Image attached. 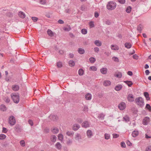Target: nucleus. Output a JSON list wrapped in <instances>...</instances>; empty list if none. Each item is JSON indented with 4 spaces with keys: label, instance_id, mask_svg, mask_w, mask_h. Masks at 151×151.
I'll return each mask as SVG.
<instances>
[{
    "label": "nucleus",
    "instance_id": "nucleus-56",
    "mask_svg": "<svg viewBox=\"0 0 151 151\" xmlns=\"http://www.w3.org/2000/svg\"><path fill=\"white\" fill-rule=\"evenodd\" d=\"M40 3L43 5L45 4L46 3L45 0H40Z\"/></svg>",
    "mask_w": 151,
    "mask_h": 151
},
{
    "label": "nucleus",
    "instance_id": "nucleus-52",
    "mask_svg": "<svg viewBox=\"0 0 151 151\" xmlns=\"http://www.w3.org/2000/svg\"><path fill=\"white\" fill-rule=\"evenodd\" d=\"M121 147L123 148H124L126 147V145L124 142H122L120 144Z\"/></svg>",
    "mask_w": 151,
    "mask_h": 151
},
{
    "label": "nucleus",
    "instance_id": "nucleus-28",
    "mask_svg": "<svg viewBox=\"0 0 151 151\" xmlns=\"http://www.w3.org/2000/svg\"><path fill=\"white\" fill-rule=\"evenodd\" d=\"M105 115L103 113H101L99 114L98 118L101 120H103L104 119Z\"/></svg>",
    "mask_w": 151,
    "mask_h": 151
},
{
    "label": "nucleus",
    "instance_id": "nucleus-5",
    "mask_svg": "<svg viewBox=\"0 0 151 151\" xmlns=\"http://www.w3.org/2000/svg\"><path fill=\"white\" fill-rule=\"evenodd\" d=\"M15 131L17 133H20L21 132L22 129L20 125L19 124H16L14 127Z\"/></svg>",
    "mask_w": 151,
    "mask_h": 151
},
{
    "label": "nucleus",
    "instance_id": "nucleus-6",
    "mask_svg": "<svg viewBox=\"0 0 151 151\" xmlns=\"http://www.w3.org/2000/svg\"><path fill=\"white\" fill-rule=\"evenodd\" d=\"M118 107L120 110H123L125 108L126 105L124 102H122L119 104Z\"/></svg>",
    "mask_w": 151,
    "mask_h": 151
},
{
    "label": "nucleus",
    "instance_id": "nucleus-46",
    "mask_svg": "<svg viewBox=\"0 0 151 151\" xmlns=\"http://www.w3.org/2000/svg\"><path fill=\"white\" fill-rule=\"evenodd\" d=\"M72 140L70 139H68V140L66 141V144L69 145H70L72 144Z\"/></svg>",
    "mask_w": 151,
    "mask_h": 151
},
{
    "label": "nucleus",
    "instance_id": "nucleus-48",
    "mask_svg": "<svg viewBox=\"0 0 151 151\" xmlns=\"http://www.w3.org/2000/svg\"><path fill=\"white\" fill-rule=\"evenodd\" d=\"M112 60L115 62H119V60L118 58L116 57H113L112 58Z\"/></svg>",
    "mask_w": 151,
    "mask_h": 151
},
{
    "label": "nucleus",
    "instance_id": "nucleus-49",
    "mask_svg": "<svg viewBox=\"0 0 151 151\" xmlns=\"http://www.w3.org/2000/svg\"><path fill=\"white\" fill-rule=\"evenodd\" d=\"M76 121L78 123H81L83 122V120L80 118H78L76 119Z\"/></svg>",
    "mask_w": 151,
    "mask_h": 151
},
{
    "label": "nucleus",
    "instance_id": "nucleus-26",
    "mask_svg": "<svg viewBox=\"0 0 151 151\" xmlns=\"http://www.w3.org/2000/svg\"><path fill=\"white\" fill-rule=\"evenodd\" d=\"M122 88V86L121 85H119L116 86L115 87L114 89L117 91H120Z\"/></svg>",
    "mask_w": 151,
    "mask_h": 151
},
{
    "label": "nucleus",
    "instance_id": "nucleus-1",
    "mask_svg": "<svg viewBox=\"0 0 151 151\" xmlns=\"http://www.w3.org/2000/svg\"><path fill=\"white\" fill-rule=\"evenodd\" d=\"M134 101L135 103L141 107H142L144 105L143 99L141 97L136 98Z\"/></svg>",
    "mask_w": 151,
    "mask_h": 151
},
{
    "label": "nucleus",
    "instance_id": "nucleus-44",
    "mask_svg": "<svg viewBox=\"0 0 151 151\" xmlns=\"http://www.w3.org/2000/svg\"><path fill=\"white\" fill-rule=\"evenodd\" d=\"M146 108L149 111H151V107L149 104H146Z\"/></svg>",
    "mask_w": 151,
    "mask_h": 151
},
{
    "label": "nucleus",
    "instance_id": "nucleus-4",
    "mask_svg": "<svg viewBox=\"0 0 151 151\" xmlns=\"http://www.w3.org/2000/svg\"><path fill=\"white\" fill-rule=\"evenodd\" d=\"M11 96L14 102L17 104L19 102V98L18 94H15L12 95Z\"/></svg>",
    "mask_w": 151,
    "mask_h": 151
},
{
    "label": "nucleus",
    "instance_id": "nucleus-43",
    "mask_svg": "<svg viewBox=\"0 0 151 151\" xmlns=\"http://www.w3.org/2000/svg\"><path fill=\"white\" fill-rule=\"evenodd\" d=\"M6 136L5 135L1 134H0V139H3L6 138Z\"/></svg>",
    "mask_w": 151,
    "mask_h": 151
},
{
    "label": "nucleus",
    "instance_id": "nucleus-54",
    "mask_svg": "<svg viewBox=\"0 0 151 151\" xmlns=\"http://www.w3.org/2000/svg\"><path fill=\"white\" fill-rule=\"evenodd\" d=\"M118 2L121 4H123L125 3V0H117Z\"/></svg>",
    "mask_w": 151,
    "mask_h": 151
},
{
    "label": "nucleus",
    "instance_id": "nucleus-29",
    "mask_svg": "<svg viewBox=\"0 0 151 151\" xmlns=\"http://www.w3.org/2000/svg\"><path fill=\"white\" fill-rule=\"evenodd\" d=\"M84 73V71L82 69H80L78 71V74L80 76H81L83 75Z\"/></svg>",
    "mask_w": 151,
    "mask_h": 151
},
{
    "label": "nucleus",
    "instance_id": "nucleus-17",
    "mask_svg": "<svg viewBox=\"0 0 151 151\" xmlns=\"http://www.w3.org/2000/svg\"><path fill=\"white\" fill-rule=\"evenodd\" d=\"M111 82L109 80L104 81L103 83V85L105 86H107L110 85L111 84Z\"/></svg>",
    "mask_w": 151,
    "mask_h": 151
},
{
    "label": "nucleus",
    "instance_id": "nucleus-22",
    "mask_svg": "<svg viewBox=\"0 0 151 151\" xmlns=\"http://www.w3.org/2000/svg\"><path fill=\"white\" fill-rule=\"evenodd\" d=\"M139 134V132L137 131L134 130L132 133V135L133 137H136Z\"/></svg>",
    "mask_w": 151,
    "mask_h": 151
},
{
    "label": "nucleus",
    "instance_id": "nucleus-38",
    "mask_svg": "<svg viewBox=\"0 0 151 151\" xmlns=\"http://www.w3.org/2000/svg\"><path fill=\"white\" fill-rule=\"evenodd\" d=\"M58 139L61 141H62L63 139V135L62 134H59L58 136Z\"/></svg>",
    "mask_w": 151,
    "mask_h": 151
},
{
    "label": "nucleus",
    "instance_id": "nucleus-2",
    "mask_svg": "<svg viewBox=\"0 0 151 151\" xmlns=\"http://www.w3.org/2000/svg\"><path fill=\"white\" fill-rule=\"evenodd\" d=\"M116 3L113 1L109 2L106 6L107 9L109 10H111L114 9L116 8Z\"/></svg>",
    "mask_w": 151,
    "mask_h": 151
},
{
    "label": "nucleus",
    "instance_id": "nucleus-14",
    "mask_svg": "<svg viewBox=\"0 0 151 151\" xmlns=\"http://www.w3.org/2000/svg\"><path fill=\"white\" fill-rule=\"evenodd\" d=\"M12 89L14 91H17L19 89V86L17 85H14L12 86Z\"/></svg>",
    "mask_w": 151,
    "mask_h": 151
},
{
    "label": "nucleus",
    "instance_id": "nucleus-62",
    "mask_svg": "<svg viewBox=\"0 0 151 151\" xmlns=\"http://www.w3.org/2000/svg\"><path fill=\"white\" fill-rule=\"evenodd\" d=\"M58 22L60 24H63L64 23V21L61 19H59L58 21Z\"/></svg>",
    "mask_w": 151,
    "mask_h": 151
},
{
    "label": "nucleus",
    "instance_id": "nucleus-12",
    "mask_svg": "<svg viewBox=\"0 0 151 151\" xmlns=\"http://www.w3.org/2000/svg\"><path fill=\"white\" fill-rule=\"evenodd\" d=\"M49 118L50 120L53 121L56 120L58 119V117L55 115H50L49 116Z\"/></svg>",
    "mask_w": 151,
    "mask_h": 151
},
{
    "label": "nucleus",
    "instance_id": "nucleus-27",
    "mask_svg": "<svg viewBox=\"0 0 151 151\" xmlns=\"http://www.w3.org/2000/svg\"><path fill=\"white\" fill-rule=\"evenodd\" d=\"M78 53L81 54H83L85 53L84 50L82 48H79L78 50Z\"/></svg>",
    "mask_w": 151,
    "mask_h": 151
},
{
    "label": "nucleus",
    "instance_id": "nucleus-30",
    "mask_svg": "<svg viewBox=\"0 0 151 151\" xmlns=\"http://www.w3.org/2000/svg\"><path fill=\"white\" fill-rule=\"evenodd\" d=\"M47 34L51 37L53 36L54 34L53 32L50 30L48 29L47 31Z\"/></svg>",
    "mask_w": 151,
    "mask_h": 151
},
{
    "label": "nucleus",
    "instance_id": "nucleus-57",
    "mask_svg": "<svg viewBox=\"0 0 151 151\" xmlns=\"http://www.w3.org/2000/svg\"><path fill=\"white\" fill-rule=\"evenodd\" d=\"M94 51L96 52H98L99 51V49L98 47H96L94 48Z\"/></svg>",
    "mask_w": 151,
    "mask_h": 151
},
{
    "label": "nucleus",
    "instance_id": "nucleus-10",
    "mask_svg": "<svg viewBox=\"0 0 151 151\" xmlns=\"http://www.w3.org/2000/svg\"><path fill=\"white\" fill-rule=\"evenodd\" d=\"M127 98L128 101L130 102H132L134 101V96L132 94H129Z\"/></svg>",
    "mask_w": 151,
    "mask_h": 151
},
{
    "label": "nucleus",
    "instance_id": "nucleus-16",
    "mask_svg": "<svg viewBox=\"0 0 151 151\" xmlns=\"http://www.w3.org/2000/svg\"><path fill=\"white\" fill-rule=\"evenodd\" d=\"M85 97L86 100H89L91 99L92 96L91 93H88L85 95Z\"/></svg>",
    "mask_w": 151,
    "mask_h": 151
},
{
    "label": "nucleus",
    "instance_id": "nucleus-42",
    "mask_svg": "<svg viewBox=\"0 0 151 151\" xmlns=\"http://www.w3.org/2000/svg\"><path fill=\"white\" fill-rule=\"evenodd\" d=\"M81 32L83 34L85 35L87 33V30L85 29H83L81 30Z\"/></svg>",
    "mask_w": 151,
    "mask_h": 151
},
{
    "label": "nucleus",
    "instance_id": "nucleus-58",
    "mask_svg": "<svg viewBox=\"0 0 151 151\" xmlns=\"http://www.w3.org/2000/svg\"><path fill=\"white\" fill-rule=\"evenodd\" d=\"M6 15L9 17H11L12 16V13L11 12H8L6 13Z\"/></svg>",
    "mask_w": 151,
    "mask_h": 151
},
{
    "label": "nucleus",
    "instance_id": "nucleus-55",
    "mask_svg": "<svg viewBox=\"0 0 151 151\" xmlns=\"http://www.w3.org/2000/svg\"><path fill=\"white\" fill-rule=\"evenodd\" d=\"M32 19L34 22H37L38 19L37 17H32Z\"/></svg>",
    "mask_w": 151,
    "mask_h": 151
},
{
    "label": "nucleus",
    "instance_id": "nucleus-15",
    "mask_svg": "<svg viewBox=\"0 0 151 151\" xmlns=\"http://www.w3.org/2000/svg\"><path fill=\"white\" fill-rule=\"evenodd\" d=\"M74 139L77 141H79L81 139V135L78 133L76 134L74 137Z\"/></svg>",
    "mask_w": 151,
    "mask_h": 151
},
{
    "label": "nucleus",
    "instance_id": "nucleus-34",
    "mask_svg": "<svg viewBox=\"0 0 151 151\" xmlns=\"http://www.w3.org/2000/svg\"><path fill=\"white\" fill-rule=\"evenodd\" d=\"M132 10V8L130 6H128L126 9V11L127 13H129Z\"/></svg>",
    "mask_w": 151,
    "mask_h": 151
},
{
    "label": "nucleus",
    "instance_id": "nucleus-33",
    "mask_svg": "<svg viewBox=\"0 0 151 151\" xmlns=\"http://www.w3.org/2000/svg\"><path fill=\"white\" fill-rule=\"evenodd\" d=\"M0 109L3 111H5L6 110V108L4 105L2 104L0 106Z\"/></svg>",
    "mask_w": 151,
    "mask_h": 151
},
{
    "label": "nucleus",
    "instance_id": "nucleus-20",
    "mask_svg": "<svg viewBox=\"0 0 151 151\" xmlns=\"http://www.w3.org/2000/svg\"><path fill=\"white\" fill-rule=\"evenodd\" d=\"M95 44L97 46H101L102 45V43L99 40H96L95 41Z\"/></svg>",
    "mask_w": 151,
    "mask_h": 151
},
{
    "label": "nucleus",
    "instance_id": "nucleus-18",
    "mask_svg": "<svg viewBox=\"0 0 151 151\" xmlns=\"http://www.w3.org/2000/svg\"><path fill=\"white\" fill-rule=\"evenodd\" d=\"M144 95L147 101L150 100V98L149 97V95L147 92H144Z\"/></svg>",
    "mask_w": 151,
    "mask_h": 151
},
{
    "label": "nucleus",
    "instance_id": "nucleus-23",
    "mask_svg": "<svg viewBox=\"0 0 151 151\" xmlns=\"http://www.w3.org/2000/svg\"><path fill=\"white\" fill-rule=\"evenodd\" d=\"M101 73L104 74H105L107 73V69L106 68H103L100 69Z\"/></svg>",
    "mask_w": 151,
    "mask_h": 151
},
{
    "label": "nucleus",
    "instance_id": "nucleus-11",
    "mask_svg": "<svg viewBox=\"0 0 151 151\" xmlns=\"http://www.w3.org/2000/svg\"><path fill=\"white\" fill-rule=\"evenodd\" d=\"M82 127L85 128L89 127V124L88 121H85L83 122L82 124Z\"/></svg>",
    "mask_w": 151,
    "mask_h": 151
},
{
    "label": "nucleus",
    "instance_id": "nucleus-37",
    "mask_svg": "<svg viewBox=\"0 0 151 151\" xmlns=\"http://www.w3.org/2000/svg\"><path fill=\"white\" fill-rule=\"evenodd\" d=\"M110 135L109 134L105 133L104 134V138L106 139H108L110 138Z\"/></svg>",
    "mask_w": 151,
    "mask_h": 151
},
{
    "label": "nucleus",
    "instance_id": "nucleus-63",
    "mask_svg": "<svg viewBox=\"0 0 151 151\" xmlns=\"http://www.w3.org/2000/svg\"><path fill=\"white\" fill-rule=\"evenodd\" d=\"M28 123L31 126H32L33 125V122L32 120H29L28 121Z\"/></svg>",
    "mask_w": 151,
    "mask_h": 151
},
{
    "label": "nucleus",
    "instance_id": "nucleus-32",
    "mask_svg": "<svg viewBox=\"0 0 151 151\" xmlns=\"http://www.w3.org/2000/svg\"><path fill=\"white\" fill-rule=\"evenodd\" d=\"M68 63L70 67H73L75 65V63L74 61L73 60H70L69 61Z\"/></svg>",
    "mask_w": 151,
    "mask_h": 151
},
{
    "label": "nucleus",
    "instance_id": "nucleus-21",
    "mask_svg": "<svg viewBox=\"0 0 151 151\" xmlns=\"http://www.w3.org/2000/svg\"><path fill=\"white\" fill-rule=\"evenodd\" d=\"M56 148L58 150H60L62 148V145L59 142H57L55 145Z\"/></svg>",
    "mask_w": 151,
    "mask_h": 151
},
{
    "label": "nucleus",
    "instance_id": "nucleus-50",
    "mask_svg": "<svg viewBox=\"0 0 151 151\" xmlns=\"http://www.w3.org/2000/svg\"><path fill=\"white\" fill-rule=\"evenodd\" d=\"M73 134L74 133L68 131L66 132V134L69 136H73Z\"/></svg>",
    "mask_w": 151,
    "mask_h": 151
},
{
    "label": "nucleus",
    "instance_id": "nucleus-9",
    "mask_svg": "<svg viewBox=\"0 0 151 151\" xmlns=\"http://www.w3.org/2000/svg\"><path fill=\"white\" fill-rule=\"evenodd\" d=\"M86 134L88 138H91L93 135L92 131L89 129L87 131Z\"/></svg>",
    "mask_w": 151,
    "mask_h": 151
},
{
    "label": "nucleus",
    "instance_id": "nucleus-41",
    "mask_svg": "<svg viewBox=\"0 0 151 151\" xmlns=\"http://www.w3.org/2000/svg\"><path fill=\"white\" fill-rule=\"evenodd\" d=\"M57 66L58 68H61L63 66L62 63L60 62H58L57 63Z\"/></svg>",
    "mask_w": 151,
    "mask_h": 151
},
{
    "label": "nucleus",
    "instance_id": "nucleus-19",
    "mask_svg": "<svg viewBox=\"0 0 151 151\" xmlns=\"http://www.w3.org/2000/svg\"><path fill=\"white\" fill-rule=\"evenodd\" d=\"M57 139L56 136L55 135H52L50 138L51 141L53 142H55Z\"/></svg>",
    "mask_w": 151,
    "mask_h": 151
},
{
    "label": "nucleus",
    "instance_id": "nucleus-36",
    "mask_svg": "<svg viewBox=\"0 0 151 151\" xmlns=\"http://www.w3.org/2000/svg\"><path fill=\"white\" fill-rule=\"evenodd\" d=\"M89 60L90 61V62L91 63H94V62L96 61V59L94 58L93 57L90 58H89Z\"/></svg>",
    "mask_w": 151,
    "mask_h": 151
},
{
    "label": "nucleus",
    "instance_id": "nucleus-53",
    "mask_svg": "<svg viewBox=\"0 0 151 151\" xmlns=\"http://www.w3.org/2000/svg\"><path fill=\"white\" fill-rule=\"evenodd\" d=\"M112 135H113V137L114 138H117L119 136V134H113Z\"/></svg>",
    "mask_w": 151,
    "mask_h": 151
},
{
    "label": "nucleus",
    "instance_id": "nucleus-13",
    "mask_svg": "<svg viewBox=\"0 0 151 151\" xmlns=\"http://www.w3.org/2000/svg\"><path fill=\"white\" fill-rule=\"evenodd\" d=\"M18 15L22 19H24L26 17L25 13L22 11H19L18 13Z\"/></svg>",
    "mask_w": 151,
    "mask_h": 151
},
{
    "label": "nucleus",
    "instance_id": "nucleus-8",
    "mask_svg": "<svg viewBox=\"0 0 151 151\" xmlns=\"http://www.w3.org/2000/svg\"><path fill=\"white\" fill-rule=\"evenodd\" d=\"M80 127V125L79 124L75 123L73 125L72 128L73 130L76 131L78 130Z\"/></svg>",
    "mask_w": 151,
    "mask_h": 151
},
{
    "label": "nucleus",
    "instance_id": "nucleus-35",
    "mask_svg": "<svg viewBox=\"0 0 151 151\" xmlns=\"http://www.w3.org/2000/svg\"><path fill=\"white\" fill-rule=\"evenodd\" d=\"M58 128H54L52 130V132L54 134L57 133L58 132Z\"/></svg>",
    "mask_w": 151,
    "mask_h": 151
},
{
    "label": "nucleus",
    "instance_id": "nucleus-24",
    "mask_svg": "<svg viewBox=\"0 0 151 151\" xmlns=\"http://www.w3.org/2000/svg\"><path fill=\"white\" fill-rule=\"evenodd\" d=\"M124 82L129 87H131L133 84L132 82L130 81H124Z\"/></svg>",
    "mask_w": 151,
    "mask_h": 151
},
{
    "label": "nucleus",
    "instance_id": "nucleus-60",
    "mask_svg": "<svg viewBox=\"0 0 151 151\" xmlns=\"http://www.w3.org/2000/svg\"><path fill=\"white\" fill-rule=\"evenodd\" d=\"M2 132L3 133H6L7 132V130L6 128L5 127H3L2 128Z\"/></svg>",
    "mask_w": 151,
    "mask_h": 151
},
{
    "label": "nucleus",
    "instance_id": "nucleus-31",
    "mask_svg": "<svg viewBox=\"0 0 151 151\" xmlns=\"http://www.w3.org/2000/svg\"><path fill=\"white\" fill-rule=\"evenodd\" d=\"M129 117L127 115H126L123 118V121H124L126 122H128L129 121Z\"/></svg>",
    "mask_w": 151,
    "mask_h": 151
},
{
    "label": "nucleus",
    "instance_id": "nucleus-59",
    "mask_svg": "<svg viewBox=\"0 0 151 151\" xmlns=\"http://www.w3.org/2000/svg\"><path fill=\"white\" fill-rule=\"evenodd\" d=\"M116 77L121 78L122 77V74L121 73H119L118 74H116Z\"/></svg>",
    "mask_w": 151,
    "mask_h": 151
},
{
    "label": "nucleus",
    "instance_id": "nucleus-47",
    "mask_svg": "<svg viewBox=\"0 0 151 151\" xmlns=\"http://www.w3.org/2000/svg\"><path fill=\"white\" fill-rule=\"evenodd\" d=\"M89 25L91 28H92L94 27V22L92 21H91L89 22Z\"/></svg>",
    "mask_w": 151,
    "mask_h": 151
},
{
    "label": "nucleus",
    "instance_id": "nucleus-45",
    "mask_svg": "<svg viewBox=\"0 0 151 151\" xmlns=\"http://www.w3.org/2000/svg\"><path fill=\"white\" fill-rule=\"evenodd\" d=\"M142 25L141 24H139V25L137 28V29L138 31H139V32H141L142 30Z\"/></svg>",
    "mask_w": 151,
    "mask_h": 151
},
{
    "label": "nucleus",
    "instance_id": "nucleus-64",
    "mask_svg": "<svg viewBox=\"0 0 151 151\" xmlns=\"http://www.w3.org/2000/svg\"><path fill=\"white\" fill-rule=\"evenodd\" d=\"M146 151H151V146H150L147 147L146 148Z\"/></svg>",
    "mask_w": 151,
    "mask_h": 151
},
{
    "label": "nucleus",
    "instance_id": "nucleus-25",
    "mask_svg": "<svg viewBox=\"0 0 151 151\" xmlns=\"http://www.w3.org/2000/svg\"><path fill=\"white\" fill-rule=\"evenodd\" d=\"M125 47L127 49L130 48L132 47L131 44L129 42H126L124 44Z\"/></svg>",
    "mask_w": 151,
    "mask_h": 151
},
{
    "label": "nucleus",
    "instance_id": "nucleus-40",
    "mask_svg": "<svg viewBox=\"0 0 151 151\" xmlns=\"http://www.w3.org/2000/svg\"><path fill=\"white\" fill-rule=\"evenodd\" d=\"M20 143L21 145L23 147L25 146V144L24 141V140H22L20 142Z\"/></svg>",
    "mask_w": 151,
    "mask_h": 151
},
{
    "label": "nucleus",
    "instance_id": "nucleus-51",
    "mask_svg": "<svg viewBox=\"0 0 151 151\" xmlns=\"http://www.w3.org/2000/svg\"><path fill=\"white\" fill-rule=\"evenodd\" d=\"M4 101L6 103H9L10 101V99L8 97H6L4 98Z\"/></svg>",
    "mask_w": 151,
    "mask_h": 151
},
{
    "label": "nucleus",
    "instance_id": "nucleus-61",
    "mask_svg": "<svg viewBox=\"0 0 151 151\" xmlns=\"http://www.w3.org/2000/svg\"><path fill=\"white\" fill-rule=\"evenodd\" d=\"M138 56L136 54H135L132 56V58L136 60H137L138 59Z\"/></svg>",
    "mask_w": 151,
    "mask_h": 151
},
{
    "label": "nucleus",
    "instance_id": "nucleus-3",
    "mask_svg": "<svg viewBox=\"0 0 151 151\" xmlns=\"http://www.w3.org/2000/svg\"><path fill=\"white\" fill-rule=\"evenodd\" d=\"M16 122L15 117L13 116H10L9 118V123L11 126L14 125Z\"/></svg>",
    "mask_w": 151,
    "mask_h": 151
},
{
    "label": "nucleus",
    "instance_id": "nucleus-7",
    "mask_svg": "<svg viewBox=\"0 0 151 151\" xmlns=\"http://www.w3.org/2000/svg\"><path fill=\"white\" fill-rule=\"evenodd\" d=\"M150 122V118L148 117H145L143 119L142 124L144 125H147Z\"/></svg>",
    "mask_w": 151,
    "mask_h": 151
},
{
    "label": "nucleus",
    "instance_id": "nucleus-39",
    "mask_svg": "<svg viewBox=\"0 0 151 151\" xmlns=\"http://www.w3.org/2000/svg\"><path fill=\"white\" fill-rule=\"evenodd\" d=\"M89 69L93 71H96L97 70V68L95 66H92L90 67Z\"/></svg>",
    "mask_w": 151,
    "mask_h": 151
}]
</instances>
